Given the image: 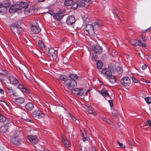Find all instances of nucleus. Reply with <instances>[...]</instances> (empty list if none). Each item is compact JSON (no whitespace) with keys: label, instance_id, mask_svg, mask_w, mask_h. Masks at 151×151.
I'll return each mask as SVG.
<instances>
[{"label":"nucleus","instance_id":"4","mask_svg":"<svg viewBox=\"0 0 151 151\" xmlns=\"http://www.w3.org/2000/svg\"><path fill=\"white\" fill-rule=\"evenodd\" d=\"M9 12L11 13L17 12L18 14L22 12L21 8H19V6L18 4H15L12 5L9 10Z\"/></svg>","mask_w":151,"mask_h":151},{"label":"nucleus","instance_id":"57","mask_svg":"<svg viewBox=\"0 0 151 151\" xmlns=\"http://www.w3.org/2000/svg\"><path fill=\"white\" fill-rule=\"evenodd\" d=\"M0 93L1 94H3L4 93V90L1 89H0Z\"/></svg>","mask_w":151,"mask_h":151},{"label":"nucleus","instance_id":"2","mask_svg":"<svg viewBox=\"0 0 151 151\" xmlns=\"http://www.w3.org/2000/svg\"><path fill=\"white\" fill-rule=\"evenodd\" d=\"M20 132L19 131H16L14 137L11 139V142L17 145H20L23 142V139L19 135Z\"/></svg>","mask_w":151,"mask_h":151},{"label":"nucleus","instance_id":"49","mask_svg":"<svg viewBox=\"0 0 151 151\" xmlns=\"http://www.w3.org/2000/svg\"><path fill=\"white\" fill-rule=\"evenodd\" d=\"M107 100L109 101L110 107H112L113 106V101L112 100H110V99Z\"/></svg>","mask_w":151,"mask_h":151},{"label":"nucleus","instance_id":"45","mask_svg":"<svg viewBox=\"0 0 151 151\" xmlns=\"http://www.w3.org/2000/svg\"><path fill=\"white\" fill-rule=\"evenodd\" d=\"M25 42L27 43V45L30 46L32 45V43L28 39L27 40H26Z\"/></svg>","mask_w":151,"mask_h":151},{"label":"nucleus","instance_id":"7","mask_svg":"<svg viewBox=\"0 0 151 151\" xmlns=\"http://www.w3.org/2000/svg\"><path fill=\"white\" fill-rule=\"evenodd\" d=\"M32 115L36 119H38L44 116V114L40 110H36L32 113Z\"/></svg>","mask_w":151,"mask_h":151},{"label":"nucleus","instance_id":"58","mask_svg":"<svg viewBox=\"0 0 151 151\" xmlns=\"http://www.w3.org/2000/svg\"><path fill=\"white\" fill-rule=\"evenodd\" d=\"M143 81H144V82H145L146 83H150V82H149L148 81L145 80V79H143Z\"/></svg>","mask_w":151,"mask_h":151},{"label":"nucleus","instance_id":"51","mask_svg":"<svg viewBox=\"0 0 151 151\" xmlns=\"http://www.w3.org/2000/svg\"><path fill=\"white\" fill-rule=\"evenodd\" d=\"M82 138H83V141L84 142L85 141L87 140V138L85 137L83 134H82Z\"/></svg>","mask_w":151,"mask_h":151},{"label":"nucleus","instance_id":"47","mask_svg":"<svg viewBox=\"0 0 151 151\" xmlns=\"http://www.w3.org/2000/svg\"><path fill=\"white\" fill-rule=\"evenodd\" d=\"M149 125V126H151V120H149L147 121L146 124H145V125L146 126H148Z\"/></svg>","mask_w":151,"mask_h":151},{"label":"nucleus","instance_id":"14","mask_svg":"<svg viewBox=\"0 0 151 151\" xmlns=\"http://www.w3.org/2000/svg\"><path fill=\"white\" fill-rule=\"evenodd\" d=\"M93 51L98 54H100L102 52V49L99 45H96L93 48Z\"/></svg>","mask_w":151,"mask_h":151},{"label":"nucleus","instance_id":"40","mask_svg":"<svg viewBox=\"0 0 151 151\" xmlns=\"http://www.w3.org/2000/svg\"><path fill=\"white\" fill-rule=\"evenodd\" d=\"M38 44L42 48H45V45L44 42L42 40H39L38 41Z\"/></svg>","mask_w":151,"mask_h":151},{"label":"nucleus","instance_id":"44","mask_svg":"<svg viewBox=\"0 0 151 151\" xmlns=\"http://www.w3.org/2000/svg\"><path fill=\"white\" fill-rule=\"evenodd\" d=\"M112 114L114 115V116L115 117H118V114L117 110L113 109L112 112Z\"/></svg>","mask_w":151,"mask_h":151},{"label":"nucleus","instance_id":"18","mask_svg":"<svg viewBox=\"0 0 151 151\" xmlns=\"http://www.w3.org/2000/svg\"><path fill=\"white\" fill-rule=\"evenodd\" d=\"M64 15L62 13H58L55 15V17L58 21H60L64 17Z\"/></svg>","mask_w":151,"mask_h":151},{"label":"nucleus","instance_id":"5","mask_svg":"<svg viewBox=\"0 0 151 151\" xmlns=\"http://www.w3.org/2000/svg\"><path fill=\"white\" fill-rule=\"evenodd\" d=\"M121 84L124 87L129 86L131 84L130 79L127 77H123L120 81Z\"/></svg>","mask_w":151,"mask_h":151},{"label":"nucleus","instance_id":"6","mask_svg":"<svg viewBox=\"0 0 151 151\" xmlns=\"http://www.w3.org/2000/svg\"><path fill=\"white\" fill-rule=\"evenodd\" d=\"M17 68L22 71L26 76H27L29 75V70L24 65L20 63L19 65L17 66Z\"/></svg>","mask_w":151,"mask_h":151},{"label":"nucleus","instance_id":"9","mask_svg":"<svg viewBox=\"0 0 151 151\" xmlns=\"http://www.w3.org/2000/svg\"><path fill=\"white\" fill-rule=\"evenodd\" d=\"M101 73L103 75L106 76L107 78H109L110 76H111L112 73L111 71L109 69L106 68H103L101 71Z\"/></svg>","mask_w":151,"mask_h":151},{"label":"nucleus","instance_id":"54","mask_svg":"<svg viewBox=\"0 0 151 151\" xmlns=\"http://www.w3.org/2000/svg\"><path fill=\"white\" fill-rule=\"evenodd\" d=\"M147 68V66L145 64L143 65L142 67V68L143 70H145Z\"/></svg>","mask_w":151,"mask_h":151},{"label":"nucleus","instance_id":"43","mask_svg":"<svg viewBox=\"0 0 151 151\" xmlns=\"http://www.w3.org/2000/svg\"><path fill=\"white\" fill-rule=\"evenodd\" d=\"M116 70L118 74H121L122 73V70L120 67H117L116 69Z\"/></svg>","mask_w":151,"mask_h":151},{"label":"nucleus","instance_id":"36","mask_svg":"<svg viewBox=\"0 0 151 151\" xmlns=\"http://www.w3.org/2000/svg\"><path fill=\"white\" fill-rule=\"evenodd\" d=\"M18 26H12L11 27V29L12 32L14 33L15 35H16V31H17V30L13 29V28H18Z\"/></svg>","mask_w":151,"mask_h":151},{"label":"nucleus","instance_id":"23","mask_svg":"<svg viewBox=\"0 0 151 151\" xmlns=\"http://www.w3.org/2000/svg\"><path fill=\"white\" fill-rule=\"evenodd\" d=\"M17 88L22 91L25 92L27 93L28 92V91L27 90V89L26 88L24 87L22 84H19Z\"/></svg>","mask_w":151,"mask_h":151},{"label":"nucleus","instance_id":"32","mask_svg":"<svg viewBox=\"0 0 151 151\" xmlns=\"http://www.w3.org/2000/svg\"><path fill=\"white\" fill-rule=\"evenodd\" d=\"M64 4L66 6H69L71 5L73 3L72 0H66L64 2Z\"/></svg>","mask_w":151,"mask_h":151},{"label":"nucleus","instance_id":"41","mask_svg":"<svg viewBox=\"0 0 151 151\" xmlns=\"http://www.w3.org/2000/svg\"><path fill=\"white\" fill-rule=\"evenodd\" d=\"M101 119L104 121L106 122L107 123L110 124L111 123V121L110 120L108 119H106V118L104 117H101Z\"/></svg>","mask_w":151,"mask_h":151},{"label":"nucleus","instance_id":"39","mask_svg":"<svg viewBox=\"0 0 151 151\" xmlns=\"http://www.w3.org/2000/svg\"><path fill=\"white\" fill-rule=\"evenodd\" d=\"M6 119V118L3 115L0 114V122H4Z\"/></svg>","mask_w":151,"mask_h":151},{"label":"nucleus","instance_id":"19","mask_svg":"<svg viewBox=\"0 0 151 151\" xmlns=\"http://www.w3.org/2000/svg\"><path fill=\"white\" fill-rule=\"evenodd\" d=\"M28 5V4L27 2H21L19 4V8H21L22 9V12L23 11L22 8H27Z\"/></svg>","mask_w":151,"mask_h":151},{"label":"nucleus","instance_id":"20","mask_svg":"<svg viewBox=\"0 0 151 151\" xmlns=\"http://www.w3.org/2000/svg\"><path fill=\"white\" fill-rule=\"evenodd\" d=\"M1 4L4 7H5L6 9V8L9 7L11 5V3L9 0H4Z\"/></svg>","mask_w":151,"mask_h":151},{"label":"nucleus","instance_id":"25","mask_svg":"<svg viewBox=\"0 0 151 151\" xmlns=\"http://www.w3.org/2000/svg\"><path fill=\"white\" fill-rule=\"evenodd\" d=\"M62 142L66 147L68 148L70 147V142L68 139L65 138H63Z\"/></svg>","mask_w":151,"mask_h":151},{"label":"nucleus","instance_id":"59","mask_svg":"<svg viewBox=\"0 0 151 151\" xmlns=\"http://www.w3.org/2000/svg\"><path fill=\"white\" fill-rule=\"evenodd\" d=\"M114 11H115V13H116V14L117 15V14H118V11L117 9H114Z\"/></svg>","mask_w":151,"mask_h":151},{"label":"nucleus","instance_id":"33","mask_svg":"<svg viewBox=\"0 0 151 151\" xmlns=\"http://www.w3.org/2000/svg\"><path fill=\"white\" fill-rule=\"evenodd\" d=\"M60 79L64 82L65 84V82L68 79L67 78V77L65 75H62L60 76Z\"/></svg>","mask_w":151,"mask_h":151},{"label":"nucleus","instance_id":"34","mask_svg":"<svg viewBox=\"0 0 151 151\" xmlns=\"http://www.w3.org/2000/svg\"><path fill=\"white\" fill-rule=\"evenodd\" d=\"M72 92L74 94H75L77 95H78V92H79V88H76L74 89H72L71 90Z\"/></svg>","mask_w":151,"mask_h":151},{"label":"nucleus","instance_id":"17","mask_svg":"<svg viewBox=\"0 0 151 151\" xmlns=\"http://www.w3.org/2000/svg\"><path fill=\"white\" fill-rule=\"evenodd\" d=\"M78 91L79 92H78V95L80 96L83 95L84 96L83 98L85 99L86 98V96L87 95V93L89 91V90H88L86 92V93H84L83 89L82 88H79V90Z\"/></svg>","mask_w":151,"mask_h":151},{"label":"nucleus","instance_id":"62","mask_svg":"<svg viewBox=\"0 0 151 151\" xmlns=\"http://www.w3.org/2000/svg\"><path fill=\"white\" fill-rule=\"evenodd\" d=\"M91 114H92L94 115H96V113L92 111V113H91Z\"/></svg>","mask_w":151,"mask_h":151},{"label":"nucleus","instance_id":"16","mask_svg":"<svg viewBox=\"0 0 151 151\" xmlns=\"http://www.w3.org/2000/svg\"><path fill=\"white\" fill-rule=\"evenodd\" d=\"M28 138L30 142L32 143H35L38 141V139L35 136H29Z\"/></svg>","mask_w":151,"mask_h":151},{"label":"nucleus","instance_id":"37","mask_svg":"<svg viewBox=\"0 0 151 151\" xmlns=\"http://www.w3.org/2000/svg\"><path fill=\"white\" fill-rule=\"evenodd\" d=\"M71 8L73 9H75L77 8L78 4L76 2H73V3L71 4Z\"/></svg>","mask_w":151,"mask_h":151},{"label":"nucleus","instance_id":"11","mask_svg":"<svg viewBox=\"0 0 151 151\" xmlns=\"http://www.w3.org/2000/svg\"><path fill=\"white\" fill-rule=\"evenodd\" d=\"M31 30L32 33L37 34L41 31V29L38 25H34L31 27Z\"/></svg>","mask_w":151,"mask_h":151},{"label":"nucleus","instance_id":"42","mask_svg":"<svg viewBox=\"0 0 151 151\" xmlns=\"http://www.w3.org/2000/svg\"><path fill=\"white\" fill-rule=\"evenodd\" d=\"M145 100L148 104H149L151 103V98L150 97H145Z\"/></svg>","mask_w":151,"mask_h":151},{"label":"nucleus","instance_id":"27","mask_svg":"<svg viewBox=\"0 0 151 151\" xmlns=\"http://www.w3.org/2000/svg\"><path fill=\"white\" fill-rule=\"evenodd\" d=\"M69 77L72 79L71 80H74L75 81L78 79V76L77 75L74 74H71L70 75Z\"/></svg>","mask_w":151,"mask_h":151},{"label":"nucleus","instance_id":"15","mask_svg":"<svg viewBox=\"0 0 151 151\" xmlns=\"http://www.w3.org/2000/svg\"><path fill=\"white\" fill-rule=\"evenodd\" d=\"M24 101V99L22 97L16 98L14 100L15 104L17 105H19L22 104Z\"/></svg>","mask_w":151,"mask_h":151},{"label":"nucleus","instance_id":"56","mask_svg":"<svg viewBox=\"0 0 151 151\" xmlns=\"http://www.w3.org/2000/svg\"><path fill=\"white\" fill-rule=\"evenodd\" d=\"M119 145L122 147H124L125 146V145H124V144L122 143H120L119 144Z\"/></svg>","mask_w":151,"mask_h":151},{"label":"nucleus","instance_id":"64","mask_svg":"<svg viewBox=\"0 0 151 151\" xmlns=\"http://www.w3.org/2000/svg\"><path fill=\"white\" fill-rule=\"evenodd\" d=\"M45 0H38V1L40 2H42L44 1Z\"/></svg>","mask_w":151,"mask_h":151},{"label":"nucleus","instance_id":"24","mask_svg":"<svg viewBox=\"0 0 151 151\" xmlns=\"http://www.w3.org/2000/svg\"><path fill=\"white\" fill-rule=\"evenodd\" d=\"M49 56L54 58H56V55L55 53V50L53 48H50L49 50Z\"/></svg>","mask_w":151,"mask_h":151},{"label":"nucleus","instance_id":"3","mask_svg":"<svg viewBox=\"0 0 151 151\" xmlns=\"http://www.w3.org/2000/svg\"><path fill=\"white\" fill-rule=\"evenodd\" d=\"M65 86L70 90L72 89L74 87L77 86V83L75 81L68 79L65 82Z\"/></svg>","mask_w":151,"mask_h":151},{"label":"nucleus","instance_id":"1","mask_svg":"<svg viewBox=\"0 0 151 151\" xmlns=\"http://www.w3.org/2000/svg\"><path fill=\"white\" fill-rule=\"evenodd\" d=\"M87 17L86 15V18L84 19V23L86 24L85 29L89 34L93 35L94 33L95 30L103 25L102 22L101 20H97L91 24L89 23V19Z\"/></svg>","mask_w":151,"mask_h":151},{"label":"nucleus","instance_id":"12","mask_svg":"<svg viewBox=\"0 0 151 151\" xmlns=\"http://www.w3.org/2000/svg\"><path fill=\"white\" fill-rule=\"evenodd\" d=\"M37 108L36 106L31 102L27 103L25 105V109L29 111H32L34 108Z\"/></svg>","mask_w":151,"mask_h":151},{"label":"nucleus","instance_id":"10","mask_svg":"<svg viewBox=\"0 0 151 151\" xmlns=\"http://www.w3.org/2000/svg\"><path fill=\"white\" fill-rule=\"evenodd\" d=\"M8 78L10 83L12 84L17 85L19 83V81L18 79L14 76H10Z\"/></svg>","mask_w":151,"mask_h":151},{"label":"nucleus","instance_id":"55","mask_svg":"<svg viewBox=\"0 0 151 151\" xmlns=\"http://www.w3.org/2000/svg\"><path fill=\"white\" fill-rule=\"evenodd\" d=\"M140 39H142V41L144 42H145L147 41V40L145 38H144L142 36H140Z\"/></svg>","mask_w":151,"mask_h":151},{"label":"nucleus","instance_id":"52","mask_svg":"<svg viewBox=\"0 0 151 151\" xmlns=\"http://www.w3.org/2000/svg\"><path fill=\"white\" fill-rule=\"evenodd\" d=\"M126 57L128 60H129L130 61L131 60V59L130 55L128 54L126 55Z\"/></svg>","mask_w":151,"mask_h":151},{"label":"nucleus","instance_id":"38","mask_svg":"<svg viewBox=\"0 0 151 151\" xmlns=\"http://www.w3.org/2000/svg\"><path fill=\"white\" fill-rule=\"evenodd\" d=\"M6 11V9L5 7H4L2 5L0 4V13L4 12Z\"/></svg>","mask_w":151,"mask_h":151},{"label":"nucleus","instance_id":"26","mask_svg":"<svg viewBox=\"0 0 151 151\" xmlns=\"http://www.w3.org/2000/svg\"><path fill=\"white\" fill-rule=\"evenodd\" d=\"M8 129L7 126L6 125L1 126L0 128V131L1 133H4L6 132L7 131Z\"/></svg>","mask_w":151,"mask_h":151},{"label":"nucleus","instance_id":"22","mask_svg":"<svg viewBox=\"0 0 151 151\" xmlns=\"http://www.w3.org/2000/svg\"><path fill=\"white\" fill-rule=\"evenodd\" d=\"M109 80V81L112 83H114L116 82V78L115 76H114L112 75L111 74V76H110L109 77V78H107Z\"/></svg>","mask_w":151,"mask_h":151},{"label":"nucleus","instance_id":"50","mask_svg":"<svg viewBox=\"0 0 151 151\" xmlns=\"http://www.w3.org/2000/svg\"><path fill=\"white\" fill-rule=\"evenodd\" d=\"M150 29V27L146 29H145L143 30V32L144 33H146L147 32H149Z\"/></svg>","mask_w":151,"mask_h":151},{"label":"nucleus","instance_id":"21","mask_svg":"<svg viewBox=\"0 0 151 151\" xmlns=\"http://www.w3.org/2000/svg\"><path fill=\"white\" fill-rule=\"evenodd\" d=\"M134 45L135 46H139L142 47L146 48V45L144 43L142 42L140 40L137 41L135 40V42L134 44Z\"/></svg>","mask_w":151,"mask_h":151},{"label":"nucleus","instance_id":"13","mask_svg":"<svg viewBox=\"0 0 151 151\" xmlns=\"http://www.w3.org/2000/svg\"><path fill=\"white\" fill-rule=\"evenodd\" d=\"M99 93L101 94L106 100H108L110 99L109 94L106 90L101 91L99 92Z\"/></svg>","mask_w":151,"mask_h":151},{"label":"nucleus","instance_id":"29","mask_svg":"<svg viewBox=\"0 0 151 151\" xmlns=\"http://www.w3.org/2000/svg\"><path fill=\"white\" fill-rule=\"evenodd\" d=\"M96 65L97 68L101 69L102 67L103 64L101 61L99 60L97 61Z\"/></svg>","mask_w":151,"mask_h":151},{"label":"nucleus","instance_id":"53","mask_svg":"<svg viewBox=\"0 0 151 151\" xmlns=\"http://www.w3.org/2000/svg\"><path fill=\"white\" fill-rule=\"evenodd\" d=\"M26 121L27 122H29L30 123H34L33 121L29 119H26Z\"/></svg>","mask_w":151,"mask_h":151},{"label":"nucleus","instance_id":"60","mask_svg":"<svg viewBox=\"0 0 151 151\" xmlns=\"http://www.w3.org/2000/svg\"><path fill=\"white\" fill-rule=\"evenodd\" d=\"M68 115L70 116L71 118H72L74 116L72 114H71L70 113Z\"/></svg>","mask_w":151,"mask_h":151},{"label":"nucleus","instance_id":"46","mask_svg":"<svg viewBox=\"0 0 151 151\" xmlns=\"http://www.w3.org/2000/svg\"><path fill=\"white\" fill-rule=\"evenodd\" d=\"M131 78H132L133 81L134 83H138V81L133 76L131 77Z\"/></svg>","mask_w":151,"mask_h":151},{"label":"nucleus","instance_id":"28","mask_svg":"<svg viewBox=\"0 0 151 151\" xmlns=\"http://www.w3.org/2000/svg\"><path fill=\"white\" fill-rule=\"evenodd\" d=\"M8 91L11 94H12L14 96H15L16 95V93L13 90L12 87L8 86L7 87Z\"/></svg>","mask_w":151,"mask_h":151},{"label":"nucleus","instance_id":"31","mask_svg":"<svg viewBox=\"0 0 151 151\" xmlns=\"http://www.w3.org/2000/svg\"><path fill=\"white\" fill-rule=\"evenodd\" d=\"M84 108L88 111L89 113H92V111H93V108L91 106H85Z\"/></svg>","mask_w":151,"mask_h":151},{"label":"nucleus","instance_id":"48","mask_svg":"<svg viewBox=\"0 0 151 151\" xmlns=\"http://www.w3.org/2000/svg\"><path fill=\"white\" fill-rule=\"evenodd\" d=\"M62 108L64 109V113H65L68 115H68H69V114H70L69 111H68L65 108L63 107H62Z\"/></svg>","mask_w":151,"mask_h":151},{"label":"nucleus","instance_id":"63","mask_svg":"<svg viewBox=\"0 0 151 151\" xmlns=\"http://www.w3.org/2000/svg\"><path fill=\"white\" fill-rule=\"evenodd\" d=\"M60 119H62L63 118V116L61 115H60L59 116Z\"/></svg>","mask_w":151,"mask_h":151},{"label":"nucleus","instance_id":"8","mask_svg":"<svg viewBox=\"0 0 151 151\" xmlns=\"http://www.w3.org/2000/svg\"><path fill=\"white\" fill-rule=\"evenodd\" d=\"M76 22V19L73 15L69 16L67 18L66 20V23L69 25L73 24Z\"/></svg>","mask_w":151,"mask_h":151},{"label":"nucleus","instance_id":"30","mask_svg":"<svg viewBox=\"0 0 151 151\" xmlns=\"http://www.w3.org/2000/svg\"><path fill=\"white\" fill-rule=\"evenodd\" d=\"M17 30V31H16V33L17 34L21 35L22 32V29L18 26V28H13V29Z\"/></svg>","mask_w":151,"mask_h":151},{"label":"nucleus","instance_id":"35","mask_svg":"<svg viewBox=\"0 0 151 151\" xmlns=\"http://www.w3.org/2000/svg\"><path fill=\"white\" fill-rule=\"evenodd\" d=\"M23 11H24V13L27 15H29L31 11H32V10L30 9H25Z\"/></svg>","mask_w":151,"mask_h":151},{"label":"nucleus","instance_id":"61","mask_svg":"<svg viewBox=\"0 0 151 151\" xmlns=\"http://www.w3.org/2000/svg\"><path fill=\"white\" fill-rule=\"evenodd\" d=\"M72 119L73 121H76V118L73 116L72 118H71Z\"/></svg>","mask_w":151,"mask_h":151}]
</instances>
